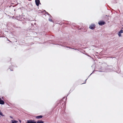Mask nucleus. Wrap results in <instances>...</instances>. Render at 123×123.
Returning a JSON list of instances; mask_svg holds the SVG:
<instances>
[{
  "instance_id": "39448f33",
  "label": "nucleus",
  "mask_w": 123,
  "mask_h": 123,
  "mask_svg": "<svg viewBox=\"0 0 123 123\" xmlns=\"http://www.w3.org/2000/svg\"><path fill=\"white\" fill-rule=\"evenodd\" d=\"M28 123H36V121L34 120H28Z\"/></svg>"
},
{
  "instance_id": "f03ea898",
  "label": "nucleus",
  "mask_w": 123,
  "mask_h": 123,
  "mask_svg": "<svg viewBox=\"0 0 123 123\" xmlns=\"http://www.w3.org/2000/svg\"><path fill=\"white\" fill-rule=\"evenodd\" d=\"M123 33V31L122 30H121L118 33V35L119 37H122L121 34Z\"/></svg>"
},
{
  "instance_id": "20e7f679",
  "label": "nucleus",
  "mask_w": 123,
  "mask_h": 123,
  "mask_svg": "<svg viewBox=\"0 0 123 123\" xmlns=\"http://www.w3.org/2000/svg\"><path fill=\"white\" fill-rule=\"evenodd\" d=\"M35 1L36 5L37 6H39V4H40L39 0H35Z\"/></svg>"
},
{
  "instance_id": "7ed1b4c3",
  "label": "nucleus",
  "mask_w": 123,
  "mask_h": 123,
  "mask_svg": "<svg viewBox=\"0 0 123 123\" xmlns=\"http://www.w3.org/2000/svg\"><path fill=\"white\" fill-rule=\"evenodd\" d=\"M98 23L99 25H104L105 23L103 21H100L98 22Z\"/></svg>"
},
{
  "instance_id": "f8f14e48",
  "label": "nucleus",
  "mask_w": 123,
  "mask_h": 123,
  "mask_svg": "<svg viewBox=\"0 0 123 123\" xmlns=\"http://www.w3.org/2000/svg\"><path fill=\"white\" fill-rule=\"evenodd\" d=\"M10 117L11 118H12V119H13V118L12 117V116H10Z\"/></svg>"
},
{
  "instance_id": "ddd939ff",
  "label": "nucleus",
  "mask_w": 123,
  "mask_h": 123,
  "mask_svg": "<svg viewBox=\"0 0 123 123\" xmlns=\"http://www.w3.org/2000/svg\"><path fill=\"white\" fill-rule=\"evenodd\" d=\"M2 98L3 99V97H2Z\"/></svg>"
},
{
  "instance_id": "4468645a",
  "label": "nucleus",
  "mask_w": 123,
  "mask_h": 123,
  "mask_svg": "<svg viewBox=\"0 0 123 123\" xmlns=\"http://www.w3.org/2000/svg\"><path fill=\"white\" fill-rule=\"evenodd\" d=\"M105 16H107V15H105Z\"/></svg>"
},
{
  "instance_id": "1a4fd4ad",
  "label": "nucleus",
  "mask_w": 123,
  "mask_h": 123,
  "mask_svg": "<svg viewBox=\"0 0 123 123\" xmlns=\"http://www.w3.org/2000/svg\"><path fill=\"white\" fill-rule=\"evenodd\" d=\"M44 122L42 121L39 120L38 121L37 123H43Z\"/></svg>"
},
{
  "instance_id": "9d476101",
  "label": "nucleus",
  "mask_w": 123,
  "mask_h": 123,
  "mask_svg": "<svg viewBox=\"0 0 123 123\" xmlns=\"http://www.w3.org/2000/svg\"><path fill=\"white\" fill-rule=\"evenodd\" d=\"M0 115L2 116H3L2 113L0 111Z\"/></svg>"
},
{
  "instance_id": "423d86ee",
  "label": "nucleus",
  "mask_w": 123,
  "mask_h": 123,
  "mask_svg": "<svg viewBox=\"0 0 123 123\" xmlns=\"http://www.w3.org/2000/svg\"><path fill=\"white\" fill-rule=\"evenodd\" d=\"M4 102L3 100H1V99L0 98V104L1 105H4Z\"/></svg>"
},
{
  "instance_id": "f257e3e1",
  "label": "nucleus",
  "mask_w": 123,
  "mask_h": 123,
  "mask_svg": "<svg viewBox=\"0 0 123 123\" xmlns=\"http://www.w3.org/2000/svg\"><path fill=\"white\" fill-rule=\"evenodd\" d=\"M95 28V26L94 24H92L90 26L89 28L92 30H93Z\"/></svg>"
},
{
  "instance_id": "9b49d317",
  "label": "nucleus",
  "mask_w": 123,
  "mask_h": 123,
  "mask_svg": "<svg viewBox=\"0 0 123 123\" xmlns=\"http://www.w3.org/2000/svg\"><path fill=\"white\" fill-rule=\"evenodd\" d=\"M49 21H51V22L52 21V20L51 19H49Z\"/></svg>"
},
{
  "instance_id": "0eeeda50",
  "label": "nucleus",
  "mask_w": 123,
  "mask_h": 123,
  "mask_svg": "<svg viewBox=\"0 0 123 123\" xmlns=\"http://www.w3.org/2000/svg\"><path fill=\"white\" fill-rule=\"evenodd\" d=\"M11 122L12 123H17L18 122V121H15L14 120H12Z\"/></svg>"
},
{
  "instance_id": "6e6552de",
  "label": "nucleus",
  "mask_w": 123,
  "mask_h": 123,
  "mask_svg": "<svg viewBox=\"0 0 123 123\" xmlns=\"http://www.w3.org/2000/svg\"><path fill=\"white\" fill-rule=\"evenodd\" d=\"M42 116H37L36 117V118L37 119H40L42 118Z\"/></svg>"
}]
</instances>
